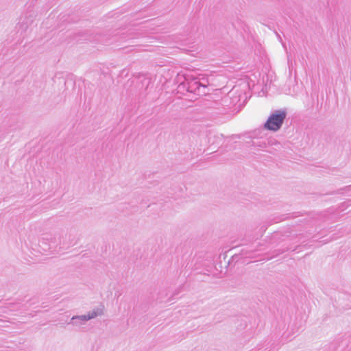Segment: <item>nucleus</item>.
I'll return each mask as SVG.
<instances>
[{
  "label": "nucleus",
  "mask_w": 351,
  "mask_h": 351,
  "mask_svg": "<svg viewBox=\"0 0 351 351\" xmlns=\"http://www.w3.org/2000/svg\"><path fill=\"white\" fill-rule=\"evenodd\" d=\"M285 118V113L284 112H278L273 114L267 119L265 124V127L269 130L276 131L282 124Z\"/></svg>",
  "instance_id": "obj_1"
},
{
  "label": "nucleus",
  "mask_w": 351,
  "mask_h": 351,
  "mask_svg": "<svg viewBox=\"0 0 351 351\" xmlns=\"http://www.w3.org/2000/svg\"><path fill=\"white\" fill-rule=\"evenodd\" d=\"M95 316V315H93L91 316H88V317L84 316V319L88 320V319H90L94 317Z\"/></svg>",
  "instance_id": "obj_2"
}]
</instances>
